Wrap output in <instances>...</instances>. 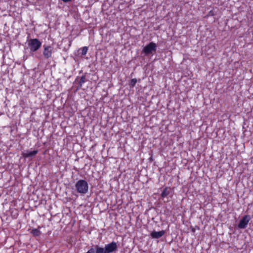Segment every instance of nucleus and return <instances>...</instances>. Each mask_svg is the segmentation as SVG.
<instances>
[{
    "label": "nucleus",
    "mask_w": 253,
    "mask_h": 253,
    "mask_svg": "<svg viewBox=\"0 0 253 253\" xmlns=\"http://www.w3.org/2000/svg\"><path fill=\"white\" fill-rule=\"evenodd\" d=\"M250 220L251 217L249 215H244L240 220L238 225V227L240 229L245 228L247 227Z\"/></svg>",
    "instance_id": "nucleus-5"
},
{
    "label": "nucleus",
    "mask_w": 253,
    "mask_h": 253,
    "mask_svg": "<svg viewBox=\"0 0 253 253\" xmlns=\"http://www.w3.org/2000/svg\"><path fill=\"white\" fill-rule=\"evenodd\" d=\"M156 44L153 42H151L143 48L142 52L145 53V55H148L156 52Z\"/></svg>",
    "instance_id": "nucleus-4"
},
{
    "label": "nucleus",
    "mask_w": 253,
    "mask_h": 253,
    "mask_svg": "<svg viewBox=\"0 0 253 253\" xmlns=\"http://www.w3.org/2000/svg\"><path fill=\"white\" fill-rule=\"evenodd\" d=\"M169 194V191L168 190V187H165L161 193V196L163 198L166 197Z\"/></svg>",
    "instance_id": "nucleus-11"
},
{
    "label": "nucleus",
    "mask_w": 253,
    "mask_h": 253,
    "mask_svg": "<svg viewBox=\"0 0 253 253\" xmlns=\"http://www.w3.org/2000/svg\"><path fill=\"white\" fill-rule=\"evenodd\" d=\"M95 253H112L117 251V243L114 241L105 245L104 248L95 246Z\"/></svg>",
    "instance_id": "nucleus-1"
},
{
    "label": "nucleus",
    "mask_w": 253,
    "mask_h": 253,
    "mask_svg": "<svg viewBox=\"0 0 253 253\" xmlns=\"http://www.w3.org/2000/svg\"><path fill=\"white\" fill-rule=\"evenodd\" d=\"M52 48L50 46L44 45L43 54L45 58L48 59L51 56Z\"/></svg>",
    "instance_id": "nucleus-6"
},
{
    "label": "nucleus",
    "mask_w": 253,
    "mask_h": 253,
    "mask_svg": "<svg viewBox=\"0 0 253 253\" xmlns=\"http://www.w3.org/2000/svg\"><path fill=\"white\" fill-rule=\"evenodd\" d=\"M86 81H87V80L86 79L85 76V75L82 76L81 77V78L79 81V84H78V86H77V90H79L80 88H81L82 87L83 84H84Z\"/></svg>",
    "instance_id": "nucleus-9"
},
{
    "label": "nucleus",
    "mask_w": 253,
    "mask_h": 253,
    "mask_svg": "<svg viewBox=\"0 0 253 253\" xmlns=\"http://www.w3.org/2000/svg\"><path fill=\"white\" fill-rule=\"evenodd\" d=\"M77 192L81 194H85L88 191V184L86 181L84 179L78 180L75 185Z\"/></svg>",
    "instance_id": "nucleus-2"
},
{
    "label": "nucleus",
    "mask_w": 253,
    "mask_h": 253,
    "mask_svg": "<svg viewBox=\"0 0 253 253\" xmlns=\"http://www.w3.org/2000/svg\"><path fill=\"white\" fill-rule=\"evenodd\" d=\"M81 49L82 50V52H81L82 55H85L87 53L88 48L86 46H84L83 48H82Z\"/></svg>",
    "instance_id": "nucleus-13"
},
{
    "label": "nucleus",
    "mask_w": 253,
    "mask_h": 253,
    "mask_svg": "<svg viewBox=\"0 0 253 253\" xmlns=\"http://www.w3.org/2000/svg\"><path fill=\"white\" fill-rule=\"evenodd\" d=\"M42 45V42L37 39H31L28 41V46L30 48V52L37 51Z\"/></svg>",
    "instance_id": "nucleus-3"
},
{
    "label": "nucleus",
    "mask_w": 253,
    "mask_h": 253,
    "mask_svg": "<svg viewBox=\"0 0 253 253\" xmlns=\"http://www.w3.org/2000/svg\"><path fill=\"white\" fill-rule=\"evenodd\" d=\"M38 153V150H33V151H25L22 152V156L24 158H27L33 157L36 155Z\"/></svg>",
    "instance_id": "nucleus-8"
},
{
    "label": "nucleus",
    "mask_w": 253,
    "mask_h": 253,
    "mask_svg": "<svg viewBox=\"0 0 253 253\" xmlns=\"http://www.w3.org/2000/svg\"><path fill=\"white\" fill-rule=\"evenodd\" d=\"M137 83L136 79H132L129 82L128 85L130 88H132L135 86Z\"/></svg>",
    "instance_id": "nucleus-12"
},
{
    "label": "nucleus",
    "mask_w": 253,
    "mask_h": 253,
    "mask_svg": "<svg viewBox=\"0 0 253 253\" xmlns=\"http://www.w3.org/2000/svg\"><path fill=\"white\" fill-rule=\"evenodd\" d=\"M62 0L65 2H67L71 1L72 0Z\"/></svg>",
    "instance_id": "nucleus-14"
},
{
    "label": "nucleus",
    "mask_w": 253,
    "mask_h": 253,
    "mask_svg": "<svg viewBox=\"0 0 253 253\" xmlns=\"http://www.w3.org/2000/svg\"><path fill=\"white\" fill-rule=\"evenodd\" d=\"M165 234V231L161 230L160 231H152L151 233V237L153 239H159L162 237Z\"/></svg>",
    "instance_id": "nucleus-7"
},
{
    "label": "nucleus",
    "mask_w": 253,
    "mask_h": 253,
    "mask_svg": "<svg viewBox=\"0 0 253 253\" xmlns=\"http://www.w3.org/2000/svg\"><path fill=\"white\" fill-rule=\"evenodd\" d=\"M31 233L34 237H38L41 234V232L38 229H33L31 231Z\"/></svg>",
    "instance_id": "nucleus-10"
},
{
    "label": "nucleus",
    "mask_w": 253,
    "mask_h": 253,
    "mask_svg": "<svg viewBox=\"0 0 253 253\" xmlns=\"http://www.w3.org/2000/svg\"><path fill=\"white\" fill-rule=\"evenodd\" d=\"M191 231L192 232L194 233L195 232V229L194 228H192Z\"/></svg>",
    "instance_id": "nucleus-15"
}]
</instances>
